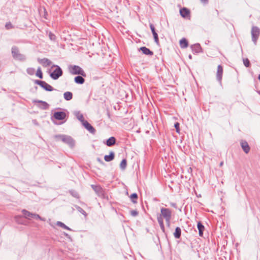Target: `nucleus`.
<instances>
[{"mask_svg":"<svg viewBox=\"0 0 260 260\" xmlns=\"http://www.w3.org/2000/svg\"><path fill=\"white\" fill-rule=\"evenodd\" d=\"M240 145L242 147L243 151L247 154L249 152L250 150V148L248 144V143L244 140H241L240 141Z\"/></svg>","mask_w":260,"mask_h":260,"instance_id":"nucleus-11","label":"nucleus"},{"mask_svg":"<svg viewBox=\"0 0 260 260\" xmlns=\"http://www.w3.org/2000/svg\"><path fill=\"white\" fill-rule=\"evenodd\" d=\"M66 113L62 111H57L55 112L54 113L53 116L54 117L59 120H63L66 117Z\"/></svg>","mask_w":260,"mask_h":260,"instance_id":"nucleus-12","label":"nucleus"},{"mask_svg":"<svg viewBox=\"0 0 260 260\" xmlns=\"http://www.w3.org/2000/svg\"><path fill=\"white\" fill-rule=\"evenodd\" d=\"M91 187L100 198L106 199L107 197L105 189L100 185H91Z\"/></svg>","mask_w":260,"mask_h":260,"instance_id":"nucleus-4","label":"nucleus"},{"mask_svg":"<svg viewBox=\"0 0 260 260\" xmlns=\"http://www.w3.org/2000/svg\"><path fill=\"white\" fill-rule=\"evenodd\" d=\"M223 73V67L221 65H218L216 72V79L220 84H221L222 75Z\"/></svg>","mask_w":260,"mask_h":260,"instance_id":"nucleus-9","label":"nucleus"},{"mask_svg":"<svg viewBox=\"0 0 260 260\" xmlns=\"http://www.w3.org/2000/svg\"><path fill=\"white\" fill-rule=\"evenodd\" d=\"M180 14L182 17L185 18L189 15L190 11L188 9L183 8L180 10Z\"/></svg>","mask_w":260,"mask_h":260,"instance_id":"nucleus-16","label":"nucleus"},{"mask_svg":"<svg viewBox=\"0 0 260 260\" xmlns=\"http://www.w3.org/2000/svg\"><path fill=\"white\" fill-rule=\"evenodd\" d=\"M139 213L137 210H132L131 211V215L132 216L135 217L138 215Z\"/></svg>","mask_w":260,"mask_h":260,"instance_id":"nucleus-39","label":"nucleus"},{"mask_svg":"<svg viewBox=\"0 0 260 260\" xmlns=\"http://www.w3.org/2000/svg\"><path fill=\"white\" fill-rule=\"evenodd\" d=\"M75 82L79 84H82L85 82V79L82 77V76H78L74 79Z\"/></svg>","mask_w":260,"mask_h":260,"instance_id":"nucleus-23","label":"nucleus"},{"mask_svg":"<svg viewBox=\"0 0 260 260\" xmlns=\"http://www.w3.org/2000/svg\"><path fill=\"white\" fill-rule=\"evenodd\" d=\"M5 28L7 30H9L14 28V25L10 22H7L5 24Z\"/></svg>","mask_w":260,"mask_h":260,"instance_id":"nucleus-34","label":"nucleus"},{"mask_svg":"<svg viewBox=\"0 0 260 260\" xmlns=\"http://www.w3.org/2000/svg\"><path fill=\"white\" fill-rule=\"evenodd\" d=\"M140 50H141L143 54L147 55L152 56L153 55V52L151 51L149 48L146 47H142L140 48Z\"/></svg>","mask_w":260,"mask_h":260,"instance_id":"nucleus-17","label":"nucleus"},{"mask_svg":"<svg viewBox=\"0 0 260 260\" xmlns=\"http://www.w3.org/2000/svg\"><path fill=\"white\" fill-rule=\"evenodd\" d=\"M82 124L90 133L95 134L96 131L95 128L87 121H85Z\"/></svg>","mask_w":260,"mask_h":260,"instance_id":"nucleus-15","label":"nucleus"},{"mask_svg":"<svg viewBox=\"0 0 260 260\" xmlns=\"http://www.w3.org/2000/svg\"><path fill=\"white\" fill-rule=\"evenodd\" d=\"M138 194L137 193H133V194H132L130 196V199L131 200V201L134 203V204H136L137 203V200H138Z\"/></svg>","mask_w":260,"mask_h":260,"instance_id":"nucleus-27","label":"nucleus"},{"mask_svg":"<svg viewBox=\"0 0 260 260\" xmlns=\"http://www.w3.org/2000/svg\"><path fill=\"white\" fill-rule=\"evenodd\" d=\"M126 165H127L126 160L125 159H122V161H121L120 165L121 169H123V170L125 169L126 168Z\"/></svg>","mask_w":260,"mask_h":260,"instance_id":"nucleus-33","label":"nucleus"},{"mask_svg":"<svg viewBox=\"0 0 260 260\" xmlns=\"http://www.w3.org/2000/svg\"><path fill=\"white\" fill-rule=\"evenodd\" d=\"M116 143V139L114 137H111L109 138L106 141V144L109 146L111 147L113 146Z\"/></svg>","mask_w":260,"mask_h":260,"instance_id":"nucleus-18","label":"nucleus"},{"mask_svg":"<svg viewBox=\"0 0 260 260\" xmlns=\"http://www.w3.org/2000/svg\"><path fill=\"white\" fill-rule=\"evenodd\" d=\"M150 28L151 29V30L152 34L156 32L155 27H154V26L153 25V24H152L151 23L150 24Z\"/></svg>","mask_w":260,"mask_h":260,"instance_id":"nucleus-41","label":"nucleus"},{"mask_svg":"<svg viewBox=\"0 0 260 260\" xmlns=\"http://www.w3.org/2000/svg\"><path fill=\"white\" fill-rule=\"evenodd\" d=\"M26 72L28 75L32 76L35 74V69L33 68H28L26 70Z\"/></svg>","mask_w":260,"mask_h":260,"instance_id":"nucleus-31","label":"nucleus"},{"mask_svg":"<svg viewBox=\"0 0 260 260\" xmlns=\"http://www.w3.org/2000/svg\"><path fill=\"white\" fill-rule=\"evenodd\" d=\"M251 33L252 40L254 44H256L260 35V29L257 26H253L251 28Z\"/></svg>","mask_w":260,"mask_h":260,"instance_id":"nucleus-7","label":"nucleus"},{"mask_svg":"<svg viewBox=\"0 0 260 260\" xmlns=\"http://www.w3.org/2000/svg\"><path fill=\"white\" fill-rule=\"evenodd\" d=\"M152 34H153V36L154 37L155 42L156 43V44H159V39H158V37L157 34L156 33V32H155L154 33H153Z\"/></svg>","mask_w":260,"mask_h":260,"instance_id":"nucleus-35","label":"nucleus"},{"mask_svg":"<svg viewBox=\"0 0 260 260\" xmlns=\"http://www.w3.org/2000/svg\"><path fill=\"white\" fill-rule=\"evenodd\" d=\"M191 48L193 53H199L202 52V47L199 44L192 45Z\"/></svg>","mask_w":260,"mask_h":260,"instance_id":"nucleus-14","label":"nucleus"},{"mask_svg":"<svg viewBox=\"0 0 260 260\" xmlns=\"http://www.w3.org/2000/svg\"><path fill=\"white\" fill-rule=\"evenodd\" d=\"M32 218H35L37 219H40L41 220H43L42 218L38 214L34 213Z\"/></svg>","mask_w":260,"mask_h":260,"instance_id":"nucleus-38","label":"nucleus"},{"mask_svg":"<svg viewBox=\"0 0 260 260\" xmlns=\"http://www.w3.org/2000/svg\"><path fill=\"white\" fill-rule=\"evenodd\" d=\"M243 64L246 67H249L250 63L249 59L248 58H245L243 59Z\"/></svg>","mask_w":260,"mask_h":260,"instance_id":"nucleus-36","label":"nucleus"},{"mask_svg":"<svg viewBox=\"0 0 260 260\" xmlns=\"http://www.w3.org/2000/svg\"><path fill=\"white\" fill-rule=\"evenodd\" d=\"M22 212L24 216L27 219L32 218L34 215V213H32L25 209L22 210Z\"/></svg>","mask_w":260,"mask_h":260,"instance_id":"nucleus-25","label":"nucleus"},{"mask_svg":"<svg viewBox=\"0 0 260 260\" xmlns=\"http://www.w3.org/2000/svg\"><path fill=\"white\" fill-rule=\"evenodd\" d=\"M189 58L190 59H191V58H192V56H191V55H189Z\"/></svg>","mask_w":260,"mask_h":260,"instance_id":"nucleus-45","label":"nucleus"},{"mask_svg":"<svg viewBox=\"0 0 260 260\" xmlns=\"http://www.w3.org/2000/svg\"><path fill=\"white\" fill-rule=\"evenodd\" d=\"M38 61L45 68L50 66L52 64L51 61L47 58H38Z\"/></svg>","mask_w":260,"mask_h":260,"instance_id":"nucleus-13","label":"nucleus"},{"mask_svg":"<svg viewBox=\"0 0 260 260\" xmlns=\"http://www.w3.org/2000/svg\"><path fill=\"white\" fill-rule=\"evenodd\" d=\"M70 73L72 75H80L86 77V75L83 70L78 66H71L69 67Z\"/></svg>","mask_w":260,"mask_h":260,"instance_id":"nucleus-3","label":"nucleus"},{"mask_svg":"<svg viewBox=\"0 0 260 260\" xmlns=\"http://www.w3.org/2000/svg\"><path fill=\"white\" fill-rule=\"evenodd\" d=\"M11 53L13 58L20 61H24L26 60L25 55L20 53L19 48L16 46H13L11 48Z\"/></svg>","mask_w":260,"mask_h":260,"instance_id":"nucleus-2","label":"nucleus"},{"mask_svg":"<svg viewBox=\"0 0 260 260\" xmlns=\"http://www.w3.org/2000/svg\"><path fill=\"white\" fill-rule=\"evenodd\" d=\"M34 83L40 85L46 91H52L54 90V88L50 85L48 84L47 83L44 81L35 80L34 81Z\"/></svg>","mask_w":260,"mask_h":260,"instance_id":"nucleus-8","label":"nucleus"},{"mask_svg":"<svg viewBox=\"0 0 260 260\" xmlns=\"http://www.w3.org/2000/svg\"><path fill=\"white\" fill-rule=\"evenodd\" d=\"M56 225L61 227L63 229H66L68 231H71V229L69 227L67 226L66 224H64L63 223H62L61 221H57L56 222Z\"/></svg>","mask_w":260,"mask_h":260,"instance_id":"nucleus-29","label":"nucleus"},{"mask_svg":"<svg viewBox=\"0 0 260 260\" xmlns=\"http://www.w3.org/2000/svg\"><path fill=\"white\" fill-rule=\"evenodd\" d=\"M197 228L199 230V235L200 236L202 237L203 235V231H204L205 227L201 222H198Z\"/></svg>","mask_w":260,"mask_h":260,"instance_id":"nucleus-20","label":"nucleus"},{"mask_svg":"<svg viewBox=\"0 0 260 260\" xmlns=\"http://www.w3.org/2000/svg\"><path fill=\"white\" fill-rule=\"evenodd\" d=\"M172 211L169 208H161L160 209V214L157 215V219L159 224L161 230L163 233H165V228L164 223V219L165 220L171 219Z\"/></svg>","mask_w":260,"mask_h":260,"instance_id":"nucleus-1","label":"nucleus"},{"mask_svg":"<svg viewBox=\"0 0 260 260\" xmlns=\"http://www.w3.org/2000/svg\"><path fill=\"white\" fill-rule=\"evenodd\" d=\"M63 97L67 101H70L73 98V94L71 92L67 91L63 94Z\"/></svg>","mask_w":260,"mask_h":260,"instance_id":"nucleus-26","label":"nucleus"},{"mask_svg":"<svg viewBox=\"0 0 260 260\" xmlns=\"http://www.w3.org/2000/svg\"><path fill=\"white\" fill-rule=\"evenodd\" d=\"M173 235L175 238H176V239L180 238L181 237V230L180 228L177 227L175 229V232H174Z\"/></svg>","mask_w":260,"mask_h":260,"instance_id":"nucleus-22","label":"nucleus"},{"mask_svg":"<svg viewBox=\"0 0 260 260\" xmlns=\"http://www.w3.org/2000/svg\"><path fill=\"white\" fill-rule=\"evenodd\" d=\"M180 46L181 48H186L188 46V43L185 38H182L179 42Z\"/></svg>","mask_w":260,"mask_h":260,"instance_id":"nucleus-21","label":"nucleus"},{"mask_svg":"<svg viewBox=\"0 0 260 260\" xmlns=\"http://www.w3.org/2000/svg\"><path fill=\"white\" fill-rule=\"evenodd\" d=\"M34 103H37L38 107L42 110H47L49 108V104L45 101L41 100H35L33 102Z\"/></svg>","mask_w":260,"mask_h":260,"instance_id":"nucleus-10","label":"nucleus"},{"mask_svg":"<svg viewBox=\"0 0 260 260\" xmlns=\"http://www.w3.org/2000/svg\"><path fill=\"white\" fill-rule=\"evenodd\" d=\"M69 193H70V194L73 196V197L76 198V199H79L80 198V196L79 194V193H78V192L75 190H70L69 191Z\"/></svg>","mask_w":260,"mask_h":260,"instance_id":"nucleus-28","label":"nucleus"},{"mask_svg":"<svg viewBox=\"0 0 260 260\" xmlns=\"http://www.w3.org/2000/svg\"><path fill=\"white\" fill-rule=\"evenodd\" d=\"M76 208L78 212L81 213L82 214H83L85 217H86L87 216V214L86 212L80 207L79 206H76Z\"/></svg>","mask_w":260,"mask_h":260,"instance_id":"nucleus-30","label":"nucleus"},{"mask_svg":"<svg viewBox=\"0 0 260 260\" xmlns=\"http://www.w3.org/2000/svg\"><path fill=\"white\" fill-rule=\"evenodd\" d=\"M55 68L54 71L52 72L50 76L51 78L54 80H57L62 75V71L61 69L57 65H53L51 68Z\"/></svg>","mask_w":260,"mask_h":260,"instance_id":"nucleus-5","label":"nucleus"},{"mask_svg":"<svg viewBox=\"0 0 260 260\" xmlns=\"http://www.w3.org/2000/svg\"><path fill=\"white\" fill-rule=\"evenodd\" d=\"M204 4H207L208 3V0H200Z\"/></svg>","mask_w":260,"mask_h":260,"instance_id":"nucleus-43","label":"nucleus"},{"mask_svg":"<svg viewBox=\"0 0 260 260\" xmlns=\"http://www.w3.org/2000/svg\"><path fill=\"white\" fill-rule=\"evenodd\" d=\"M223 161H221L220 162V164H219V166L221 167L223 166Z\"/></svg>","mask_w":260,"mask_h":260,"instance_id":"nucleus-44","label":"nucleus"},{"mask_svg":"<svg viewBox=\"0 0 260 260\" xmlns=\"http://www.w3.org/2000/svg\"><path fill=\"white\" fill-rule=\"evenodd\" d=\"M258 79L260 80V74L258 75Z\"/></svg>","mask_w":260,"mask_h":260,"instance_id":"nucleus-46","label":"nucleus"},{"mask_svg":"<svg viewBox=\"0 0 260 260\" xmlns=\"http://www.w3.org/2000/svg\"><path fill=\"white\" fill-rule=\"evenodd\" d=\"M75 115L77 117V118L82 122V123L83 124L85 121H86V120H85L84 119V116L83 115V114L80 113L79 111L78 112H76V114H75Z\"/></svg>","mask_w":260,"mask_h":260,"instance_id":"nucleus-24","label":"nucleus"},{"mask_svg":"<svg viewBox=\"0 0 260 260\" xmlns=\"http://www.w3.org/2000/svg\"><path fill=\"white\" fill-rule=\"evenodd\" d=\"M114 158V153L111 151L109 155H106L104 156V159L106 161L109 162L112 161Z\"/></svg>","mask_w":260,"mask_h":260,"instance_id":"nucleus-19","label":"nucleus"},{"mask_svg":"<svg viewBox=\"0 0 260 260\" xmlns=\"http://www.w3.org/2000/svg\"><path fill=\"white\" fill-rule=\"evenodd\" d=\"M171 219H166V220H166V223H167V225L168 227H170V225H171Z\"/></svg>","mask_w":260,"mask_h":260,"instance_id":"nucleus-42","label":"nucleus"},{"mask_svg":"<svg viewBox=\"0 0 260 260\" xmlns=\"http://www.w3.org/2000/svg\"><path fill=\"white\" fill-rule=\"evenodd\" d=\"M36 75L37 77H38L39 78H40V79H42L43 78V73H42V72L41 71V68L39 67L37 69V71L36 73Z\"/></svg>","mask_w":260,"mask_h":260,"instance_id":"nucleus-32","label":"nucleus"},{"mask_svg":"<svg viewBox=\"0 0 260 260\" xmlns=\"http://www.w3.org/2000/svg\"><path fill=\"white\" fill-rule=\"evenodd\" d=\"M55 137L56 138H60L63 143L67 144L71 147H73L75 145V141L70 136L66 135H57Z\"/></svg>","mask_w":260,"mask_h":260,"instance_id":"nucleus-6","label":"nucleus"},{"mask_svg":"<svg viewBox=\"0 0 260 260\" xmlns=\"http://www.w3.org/2000/svg\"><path fill=\"white\" fill-rule=\"evenodd\" d=\"M49 38L50 39V40H55L56 39L55 35L51 32L49 33Z\"/></svg>","mask_w":260,"mask_h":260,"instance_id":"nucleus-40","label":"nucleus"},{"mask_svg":"<svg viewBox=\"0 0 260 260\" xmlns=\"http://www.w3.org/2000/svg\"><path fill=\"white\" fill-rule=\"evenodd\" d=\"M174 127L176 129V132L178 133H180L179 123L178 122H176L174 124Z\"/></svg>","mask_w":260,"mask_h":260,"instance_id":"nucleus-37","label":"nucleus"}]
</instances>
